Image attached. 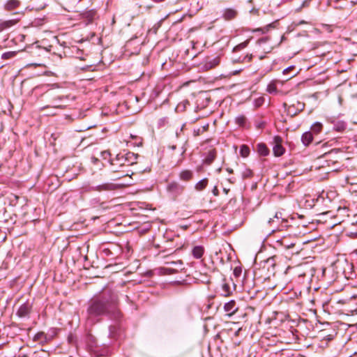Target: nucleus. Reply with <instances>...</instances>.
Segmentation results:
<instances>
[{"mask_svg": "<svg viewBox=\"0 0 357 357\" xmlns=\"http://www.w3.org/2000/svg\"><path fill=\"white\" fill-rule=\"evenodd\" d=\"M44 337V333H39L38 334H36L34 337V340H41L43 337Z\"/></svg>", "mask_w": 357, "mask_h": 357, "instance_id": "31", "label": "nucleus"}, {"mask_svg": "<svg viewBox=\"0 0 357 357\" xmlns=\"http://www.w3.org/2000/svg\"><path fill=\"white\" fill-rule=\"evenodd\" d=\"M220 291L221 295L223 296H229L231 293L230 285L228 283H227L225 280H223L220 287Z\"/></svg>", "mask_w": 357, "mask_h": 357, "instance_id": "13", "label": "nucleus"}, {"mask_svg": "<svg viewBox=\"0 0 357 357\" xmlns=\"http://www.w3.org/2000/svg\"><path fill=\"white\" fill-rule=\"evenodd\" d=\"M281 244L282 246H284V248H287V249H289L292 247H294L296 244L295 242H287V239L284 238V239H282V241H281Z\"/></svg>", "mask_w": 357, "mask_h": 357, "instance_id": "28", "label": "nucleus"}, {"mask_svg": "<svg viewBox=\"0 0 357 357\" xmlns=\"http://www.w3.org/2000/svg\"><path fill=\"white\" fill-rule=\"evenodd\" d=\"M237 15V10L232 8H227L222 10V17L225 20L234 19Z\"/></svg>", "mask_w": 357, "mask_h": 357, "instance_id": "8", "label": "nucleus"}, {"mask_svg": "<svg viewBox=\"0 0 357 357\" xmlns=\"http://www.w3.org/2000/svg\"><path fill=\"white\" fill-rule=\"evenodd\" d=\"M257 151L258 153L263 156H266L269 153V150L266 146V144L261 143L257 145Z\"/></svg>", "mask_w": 357, "mask_h": 357, "instance_id": "21", "label": "nucleus"}, {"mask_svg": "<svg viewBox=\"0 0 357 357\" xmlns=\"http://www.w3.org/2000/svg\"><path fill=\"white\" fill-rule=\"evenodd\" d=\"M264 56H261L259 57L260 59H262Z\"/></svg>", "mask_w": 357, "mask_h": 357, "instance_id": "41", "label": "nucleus"}, {"mask_svg": "<svg viewBox=\"0 0 357 357\" xmlns=\"http://www.w3.org/2000/svg\"><path fill=\"white\" fill-rule=\"evenodd\" d=\"M121 157H124V155L121 153L118 154L114 159L111 160V165L114 166H127V162L121 160Z\"/></svg>", "mask_w": 357, "mask_h": 357, "instance_id": "17", "label": "nucleus"}, {"mask_svg": "<svg viewBox=\"0 0 357 357\" xmlns=\"http://www.w3.org/2000/svg\"><path fill=\"white\" fill-rule=\"evenodd\" d=\"M312 134L311 132H305L303 134L301 141L305 146L309 145L312 141Z\"/></svg>", "mask_w": 357, "mask_h": 357, "instance_id": "19", "label": "nucleus"}, {"mask_svg": "<svg viewBox=\"0 0 357 357\" xmlns=\"http://www.w3.org/2000/svg\"><path fill=\"white\" fill-rule=\"evenodd\" d=\"M287 89V88H291V86H288L286 84V82L284 81V86H278V89Z\"/></svg>", "mask_w": 357, "mask_h": 357, "instance_id": "34", "label": "nucleus"}, {"mask_svg": "<svg viewBox=\"0 0 357 357\" xmlns=\"http://www.w3.org/2000/svg\"><path fill=\"white\" fill-rule=\"evenodd\" d=\"M18 20H9L0 23V31L8 29L17 24Z\"/></svg>", "mask_w": 357, "mask_h": 357, "instance_id": "14", "label": "nucleus"}, {"mask_svg": "<svg viewBox=\"0 0 357 357\" xmlns=\"http://www.w3.org/2000/svg\"><path fill=\"white\" fill-rule=\"evenodd\" d=\"M31 310V305L29 302H26L19 307L16 314L20 318L28 317Z\"/></svg>", "mask_w": 357, "mask_h": 357, "instance_id": "5", "label": "nucleus"}, {"mask_svg": "<svg viewBox=\"0 0 357 357\" xmlns=\"http://www.w3.org/2000/svg\"><path fill=\"white\" fill-rule=\"evenodd\" d=\"M16 55H17V52H15V51L6 52H4L1 55V59H9L13 58Z\"/></svg>", "mask_w": 357, "mask_h": 357, "instance_id": "26", "label": "nucleus"}, {"mask_svg": "<svg viewBox=\"0 0 357 357\" xmlns=\"http://www.w3.org/2000/svg\"><path fill=\"white\" fill-rule=\"evenodd\" d=\"M102 156H103L104 158H105L107 155H110V153H109L108 151H103V152L102 153Z\"/></svg>", "mask_w": 357, "mask_h": 357, "instance_id": "35", "label": "nucleus"}, {"mask_svg": "<svg viewBox=\"0 0 357 357\" xmlns=\"http://www.w3.org/2000/svg\"><path fill=\"white\" fill-rule=\"evenodd\" d=\"M192 172L190 170H183L179 174V177L183 181H190L192 178Z\"/></svg>", "mask_w": 357, "mask_h": 357, "instance_id": "20", "label": "nucleus"}, {"mask_svg": "<svg viewBox=\"0 0 357 357\" xmlns=\"http://www.w3.org/2000/svg\"><path fill=\"white\" fill-rule=\"evenodd\" d=\"M220 63V57L216 56L213 59H210L206 61L202 65V69L204 70H208L210 69H212Z\"/></svg>", "mask_w": 357, "mask_h": 357, "instance_id": "6", "label": "nucleus"}, {"mask_svg": "<svg viewBox=\"0 0 357 357\" xmlns=\"http://www.w3.org/2000/svg\"><path fill=\"white\" fill-rule=\"evenodd\" d=\"M235 121L238 125L243 127L245 125L246 119L244 116L240 115L235 119Z\"/></svg>", "mask_w": 357, "mask_h": 357, "instance_id": "27", "label": "nucleus"}, {"mask_svg": "<svg viewBox=\"0 0 357 357\" xmlns=\"http://www.w3.org/2000/svg\"><path fill=\"white\" fill-rule=\"evenodd\" d=\"M204 252V249L201 245H197L193 248L192 250V255L196 259H200Z\"/></svg>", "mask_w": 357, "mask_h": 357, "instance_id": "16", "label": "nucleus"}, {"mask_svg": "<svg viewBox=\"0 0 357 357\" xmlns=\"http://www.w3.org/2000/svg\"><path fill=\"white\" fill-rule=\"evenodd\" d=\"M115 309L114 301L109 302L105 298L93 299L87 310L86 324L91 326L93 325L100 320V316L114 312Z\"/></svg>", "mask_w": 357, "mask_h": 357, "instance_id": "1", "label": "nucleus"}, {"mask_svg": "<svg viewBox=\"0 0 357 357\" xmlns=\"http://www.w3.org/2000/svg\"><path fill=\"white\" fill-rule=\"evenodd\" d=\"M268 41V37H264L259 39L257 42L258 46L260 49H261L265 53H269L273 50V47L271 45H266V43Z\"/></svg>", "mask_w": 357, "mask_h": 357, "instance_id": "9", "label": "nucleus"}, {"mask_svg": "<svg viewBox=\"0 0 357 357\" xmlns=\"http://www.w3.org/2000/svg\"><path fill=\"white\" fill-rule=\"evenodd\" d=\"M263 101H264V98H260L259 99H258L257 100L258 105H260Z\"/></svg>", "mask_w": 357, "mask_h": 357, "instance_id": "37", "label": "nucleus"}, {"mask_svg": "<svg viewBox=\"0 0 357 357\" xmlns=\"http://www.w3.org/2000/svg\"><path fill=\"white\" fill-rule=\"evenodd\" d=\"M167 264H174V265H176V266L178 265L179 267H181V265L183 264V263H182V261L181 260H178L176 261L168 262Z\"/></svg>", "mask_w": 357, "mask_h": 357, "instance_id": "33", "label": "nucleus"}, {"mask_svg": "<svg viewBox=\"0 0 357 357\" xmlns=\"http://www.w3.org/2000/svg\"><path fill=\"white\" fill-rule=\"evenodd\" d=\"M282 139L280 136H275L273 137V151L275 156L279 157L284 154V148L282 146Z\"/></svg>", "mask_w": 357, "mask_h": 357, "instance_id": "4", "label": "nucleus"}, {"mask_svg": "<svg viewBox=\"0 0 357 357\" xmlns=\"http://www.w3.org/2000/svg\"><path fill=\"white\" fill-rule=\"evenodd\" d=\"M215 153L214 151H210L206 156V158H205V163L206 164H208V165H210L215 159Z\"/></svg>", "mask_w": 357, "mask_h": 357, "instance_id": "23", "label": "nucleus"}, {"mask_svg": "<svg viewBox=\"0 0 357 357\" xmlns=\"http://www.w3.org/2000/svg\"><path fill=\"white\" fill-rule=\"evenodd\" d=\"M20 2L18 0H8L4 4V9L6 10H12L18 8Z\"/></svg>", "mask_w": 357, "mask_h": 357, "instance_id": "12", "label": "nucleus"}, {"mask_svg": "<svg viewBox=\"0 0 357 357\" xmlns=\"http://www.w3.org/2000/svg\"><path fill=\"white\" fill-rule=\"evenodd\" d=\"M218 190L217 188H216V187H215V188H214V189H213V194H214L215 195H218Z\"/></svg>", "mask_w": 357, "mask_h": 357, "instance_id": "36", "label": "nucleus"}, {"mask_svg": "<svg viewBox=\"0 0 357 357\" xmlns=\"http://www.w3.org/2000/svg\"><path fill=\"white\" fill-rule=\"evenodd\" d=\"M322 129V124L319 122H316L311 126V130L312 132L315 134H318L321 132Z\"/></svg>", "mask_w": 357, "mask_h": 357, "instance_id": "25", "label": "nucleus"}, {"mask_svg": "<svg viewBox=\"0 0 357 357\" xmlns=\"http://www.w3.org/2000/svg\"><path fill=\"white\" fill-rule=\"evenodd\" d=\"M167 190L174 193H180L183 188L176 182H172L167 185Z\"/></svg>", "mask_w": 357, "mask_h": 357, "instance_id": "15", "label": "nucleus"}, {"mask_svg": "<svg viewBox=\"0 0 357 357\" xmlns=\"http://www.w3.org/2000/svg\"><path fill=\"white\" fill-rule=\"evenodd\" d=\"M124 157H121V160L127 162V166L132 165L137 162L138 155L132 152H128L123 154Z\"/></svg>", "mask_w": 357, "mask_h": 357, "instance_id": "7", "label": "nucleus"}, {"mask_svg": "<svg viewBox=\"0 0 357 357\" xmlns=\"http://www.w3.org/2000/svg\"><path fill=\"white\" fill-rule=\"evenodd\" d=\"M227 172H229V173H231V172H232V169H227Z\"/></svg>", "mask_w": 357, "mask_h": 357, "instance_id": "40", "label": "nucleus"}, {"mask_svg": "<svg viewBox=\"0 0 357 357\" xmlns=\"http://www.w3.org/2000/svg\"><path fill=\"white\" fill-rule=\"evenodd\" d=\"M224 309L228 314L231 315L236 312L237 308L236 307V303L234 301H230L226 303L224 305Z\"/></svg>", "mask_w": 357, "mask_h": 357, "instance_id": "11", "label": "nucleus"}, {"mask_svg": "<svg viewBox=\"0 0 357 357\" xmlns=\"http://www.w3.org/2000/svg\"><path fill=\"white\" fill-rule=\"evenodd\" d=\"M347 128V123L343 121H335L333 122V129L337 132H342Z\"/></svg>", "mask_w": 357, "mask_h": 357, "instance_id": "18", "label": "nucleus"}, {"mask_svg": "<svg viewBox=\"0 0 357 357\" xmlns=\"http://www.w3.org/2000/svg\"><path fill=\"white\" fill-rule=\"evenodd\" d=\"M248 40L245 41V42L238 45L237 46H236V47L234 49L237 50H242V49L245 48L248 45Z\"/></svg>", "mask_w": 357, "mask_h": 357, "instance_id": "29", "label": "nucleus"}, {"mask_svg": "<svg viewBox=\"0 0 357 357\" xmlns=\"http://www.w3.org/2000/svg\"><path fill=\"white\" fill-rule=\"evenodd\" d=\"M294 68V66H289L288 68H287L283 70L282 74L283 75H287L291 70H292Z\"/></svg>", "mask_w": 357, "mask_h": 357, "instance_id": "32", "label": "nucleus"}, {"mask_svg": "<svg viewBox=\"0 0 357 357\" xmlns=\"http://www.w3.org/2000/svg\"><path fill=\"white\" fill-rule=\"evenodd\" d=\"M284 219L282 218V213L280 212H277L274 217L273 218H270L268 220V224L271 225H273V224H275V227L277 229H280L279 226L278 225L281 222H284Z\"/></svg>", "mask_w": 357, "mask_h": 357, "instance_id": "10", "label": "nucleus"}, {"mask_svg": "<svg viewBox=\"0 0 357 357\" xmlns=\"http://www.w3.org/2000/svg\"><path fill=\"white\" fill-rule=\"evenodd\" d=\"M208 184V180L207 178H203L202 180L199 181V182H197L195 185V189L197 190H202L203 189H204L206 185Z\"/></svg>", "mask_w": 357, "mask_h": 357, "instance_id": "22", "label": "nucleus"}, {"mask_svg": "<svg viewBox=\"0 0 357 357\" xmlns=\"http://www.w3.org/2000/svg\"><path fill=\"white\" fill-rule=\"evenodd\" d=\"M120 187L119 185L113 183H104L100 185H98L96 186H91L89 188V190H84V191H98V192H102V191H113L116 189L119 188Z\"/></svg>", "mask_w": 357, "mask_h": 357, "instance_id": "3", "label": "nucleus"}, {"mask_svg": "<svg viewBox=\"0 0 357 357\" xmlns=\"http://www.w3.org/2000/svg\"><path fill=\"white\" fill-rule=\"evenodd\" d=\"M305 21H303V20H302V21H301V22L298 23V24H305Z\"/></svg>", "mask_w": 357, "mask_h": 357, "instance_id": "39", "label": "nucleus"}, {"mask_svg": "<svg viewBox=\"0 0 357 357\" xmlns=\"http://www.w3.org/2000/svg\"><path fill=\"white\" fill-rule=\"evenodd\" d=\"M278 86H284V81L272 80L268 84L266 91L273 95H286L292 90V88L278 89Z\"/></svg>", "mask_w": 357, "mask_h": 357, "instance_id": "2", "label": "nucleus"}, {"mask_svg": "<svg viewBox=\"0 0 357 357\" xmlns=\"http://www.w3.org/2000/svg\"><path fill=\"white\" fill-rule=\"evenodd\" d=\"M92 160L93 162H96V161H98V160L97 158H92Z\"/></svg>", "mask_w": 357, "mask_h": 357, "instance_id": "38", "label": "nucleus"}, {"mask_svg": "<svg viewBox=\"0 0 357 357\" xmlns=\"http://www.w3.org/2000/svg\"><path fill=\"white\" fill-rule=\"evenodd\" d=\"M310 0H305L302 3L301 6L296 9V11H300L303 8L308 6Z\"/></svg>", "mask_w": 357, "mask_h": 357, "instance_id": "30", "label": "nucleus"}, {"mask_svg": "<svg viewBox=\"0 0 357 357\" xmlns=\"http://www.w3.org/2000/svg\"><path fill=\"white\" fill-rule=\"evenodd\" d=\"M240 154L242 157L246 158L250 154V149L246 145H242L240 147Z\"/></svg>", "mask_w": 357, "mask_h": 357, "instance_id": "24", "label": "nucleus"}]
</instances>
